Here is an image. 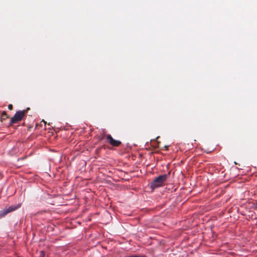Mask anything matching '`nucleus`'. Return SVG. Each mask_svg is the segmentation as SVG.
<instances>
[{"mask_svg":"<svg viewBox=\"0 0 257 257\" xmlns=\"http://www.w3.org/2000/svg\"><path fill=\"white\" fill-rule=\"evenodd\" d=\"M21 206V204H18L15 205H12L10 206L8 208L6 209V211L8 213L12 212L13 211H15L17 210V209L19 208Z\"/></svg>","mask_w":257,"mask_h":257,"instance_id":"nucleus-4","label":"nucleus"},{"mask_svg":"<svg viewBox=\"0 0 257 257\" xmlns=\"http://www.w3.org/2000/svg\"><path fill=\"white\" fill-rule=\"evenodd\" d=\"M7 214H8V213L6 211V209L0 211V218L4 217Z\"/></svg>","mask_w":257,"mask_h":257,"instance_id":"nucleus-5","label":"nucleus"},{"mask_svg":"<svg viewBox=\"0 0 257 257\" xmlns=\"http://www.w3.org/2000/svg\"><path fill=\"white\" fill-rule=\"evenodd\" d=\"M128 257H143V256H140V255H132Z\"/></svg>","mask_w":257,"mask_h":257,"instance_id":"nucleus-8","label":"nucleus"},{"mask_svg":"<svg viewBox=\"0 0 257 257\" xmlns=\"http://www.w3.org/2000/svg\"><path fill=\"white\" fill-rule=\"evenodd\" d=\"M256 207L257 208V203H256Z\"/></svg>","mask_w":257,"mask_h":257,"instance_id":"nucleus-10","label":"nucleus"},{"mask_svg":"<svg viewBox=\"0 0 257 257\" xmlns=\"http://www.w3.org/2000/svg\"><path fill=\"white\" fill-rule=\"evenodd\" d=\"M27 110H24L23 111L20 110L17 111L14 116L11 118L10 125H12L14 123H17L18 122L21 121L25 116V114L27 113Z\"/></svg>","mask_w":257,"mask_h":257,"instance_id":"nucleus-2","label":"nucleus"},{"mask_svg":"<svg viewBox=\"0 0 257 257\" xmlns=\"http://www.w3.org/2000/svg\"><path fill=\"white\" fill-rule=\"evenodd\" d=\"M165 147L166 150L168 149V146H165Z\"/></svg>","mask_w":257,"mask_h":257,"instance_id":"nucleus-9","label":"nucleus"},{"mask_svg":"<svg viewBox=\"0 0 257 257\" xmlns=\"http://www.w3.org/2000/svg\"><path fill=\"white\" fill-rule=\"evenodd\" d=\"M167 175L166 174L158 176L155 178L152 182H151V187L154 189L161 186L163 184L164 182L167 180Z\"/></svg>","mask_w":257,"mask_h":257,"instance_id":"nucleus-1","label":"nucleus"},{"mask_svg":"<svg viewBox=\"0 0 257 257\" xmlns=\"http://www.w3.org/2000/svg\"><path fill=\"white\" fill-rule=\"evenodd\" d=\"M106 142L113 147H118L121 144L120 141L114 140L109 134L106 136Z\"/></svg>","mask_w":257,"mask_h":257,"instance_id":"nucleus-3","label":"nucleus"},{"mask_svg":"<svg viewBox=\"0 0 257 257\" xmlns=\"http://www.w3.org/2000/svg\"><path fill=\"white\" fill-rule=\"evenodd\" d=\"M8 108L10 110H12L13 108V106L12 104H10L8 105Z\"/></svg>","mask_w":257,"mask_h":257,"instance_id":"nucleus-7","label":"nucleus"},{"mask_svg":"<svg viewBox=\"0 0 257 257\" xmlns=\"http://www.w3.org/2000/svg\"><path fill=\"white\" fill-rule=\"evenodd\" d=\"M2 119H6V118H7L9 116L8 115H7V112L6 111H3L2 113Z\"/></svg>","mask_w":257,"mask_h":257,"instance_id":"nucleus-6","label":"nucleus"}]
</instances>
